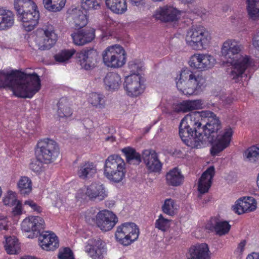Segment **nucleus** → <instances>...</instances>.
<instances>
[{
	"mask_svg": "<svg viewBox=\"0 0 259 259\" xmlns=\"http://www.w3.org/2000/svg\"><path fill=\"white\" fill-rule=\"evenodd\" d=\"M205 81L202 75L185 69L179 74V78L176 81V84L178 89L183 94L191 95L197 94Z\"/></svg>",
	"mask_w": 259,
	"mask_h": 259,
	"instance_id": "39448f33",
	"label": "nucleus"
},
{
	"mask_svg": "<svg viewBox=\"0 0 259 259\" xmlns=\"http://www.w3.org/2000/svg\"><path fill=\"white\" fill-rule=\"evenodd\" d=\"M60 259H74L72 250L69 247H65L58 255Z\"/></svg>",
	"mask_w": 259,
	"mask_h": 259,
	"instance_id": "864d4df0",
	"label": "nucleus"
},
{
	"mask_svg": "<svg viewBox=\"0 0 259 259\" xmlns=\"http://www.w3.org/2000/svg\"><path fill=\"white\" fill-rule=\"evenodd\" d=\"M88 251L93 259H101L105 251V242L101 239H92L89 240Z\"/></svg>",
	"mask_w": 259,
	"mask_h": 259,
	"instance_id": "393cba45",
	"label": "nucleus"
},
{
	"mask_svg": "<svg viewBox=\"0 0 259 259\" xmlns=\"http://www.w3.org/2000/svg\"><path fill=\"white\" fill-rule=\"evenodd\" d=\"M24 204L28 205L34 211H36L38 212H40L41 211V207L39 206H38L37 204L32 200H29L25 201Z\"/></svg>",
	"mask_w": 259,
	"mask_h": 259,
	"instance_id": "4d7b16f0",
	"label": "nucleus"
},
{
	"mask_svg": "<svg viewBox=\"0 0 259 259\" xmlns=\"http://www.w3.org/2000/svg\"><path fill=\"white\" fill-rule=\"evenodd\" d=\"M14 24V14L8 10L0 8V30H8Z\"/></svg>",
	"mask_w": 259,
	"mask_h": 259,
	"instance_id": "cd10ccee",
	"label": "nucleus"
},
{
	"mask_svg": "<svg viewBox=\"0 0 259 259\" xmlns=\"http://www.w3.org/2000/svg\"><path fill=\"white\" fill-rule=\"evenodd\" d=\"M120 227H137V226L132 222H126L122 224Z\"/></svg>",
	"mask_w": 259,
	"mask_h": 259,
	"instance_id": "774afa93",
	"label": "nucleus"
},
{
	"mask_svg": "<svg viewBox=\"0 0 259 259\" xmlns=\"http://www.w3.org/2000/svg\"><path fill=\"white\" fill-rule=\"evenodd\" d=\"M118 221V219L116 215L107 209L99 211L96 215V223L98 227L100 226L114 227Z\"/></svg>",
	"mask_w": 259,
	"mask_h": 259,
	"instance_id": "412c9836",
	"label": "nucleus"
},
{
	"mask_svg": "<svg viewBox=\"0 0 259 259\" xmlns=\"http://www.w3.org/2000/svg\"><path fill=\"white\" fill-rule=\"evenodd\" d=\"M6 243L4 245L5 250L8 254H16L20 250L18 239L15 236L5 237Z\"/></svg>",
	"mask_w": 259,
	"mask_h": 259,
	"instance_id": "72a5a7b5",
	"label": "nucleus"
},
{
	"mask_svg": "<svg viewBox=\"0 0 259 259\" xmlns=\"http://www.w3.org/2000/svg\"><path fill=\"white\" fill-rule=\"evenodd\" d=\"M184 178L181 171L177 167L169 170L166 175L167 184L172 186L181 185L184 181Z\"/></svg>",
	"mask_w": 259,
	"mask_h": 259,
	"instance_id": "7c9ffc66",
	"label": "nucleus"
},
{
	"mask_svg": "<svg viewBox=\"0 0 259 259\" xmlns=\"http://www.w3.org/2000/svg\"><path fill=\"white\" fill-rule=\"evenodd\" d=\"M59 148L57 143L49 139L39 141L35 151L36 157L44 159L45 163L53 162L59 156Z\"/></svg>",
	"mask_w": 259,
	"mask_h": 259,
	"instance_id": "6e6552de",
	"label": "nucleus"
},
{
	"mask_svg": "<svg viewBox=\"0 0 259 259\" xmlns=\"http://www.w3.org/2000/svg\"><path fill=\"white\" fill-rule=\"evenodd\" d=\"M211 39L208 31L202 26H193L187 31L186 42L189 47L195 50L205 49Z\"/></svg>",
	"mask_w": 259,
	"mask_h": 259,
	"instance_id": "0eeeda50",
	"label": "nucleus"
},
{
	"mask_svg": "<svg viewBox=\"0 0 259 259\" xmlns=\"http://www.w3.org/2000/svg\"><path fill=\"white\" fill-rule=\"evenodd\" d=\"M257 203L252 197L240 198L233 206V209L238 214H241L248 211H252L256 208Z\"/></svg>",
	"mask_w": 259,
	"mask_h": 259,
	"instance_id": "aec40b11",
	"label": "nucleus"
},
{
	"mask_svg": "<svg viewBox=\"0 0 259 259\" xmlns=\"http://www.w3.org/2000/svg\"><path fill=\"white\" fill-rule=\"evenodd\" d=\"M83 124L86 128H91L93 125L92 121L89 119H85L83 121Z\"/></svg>",
	"mask_w": 259,
	"mask_h": 259,
	"instance_id": "680f3d73",
	"label": "nucleus"
},
{
	"mask_svg": "<svg viewBox=\"0 0 259 259\" xmlns=\"http://www.w3.org/2000/svg\"><path fill=\"white\" fill-rule=\"evenodd\" d=\"M222 101L224 102V104L226 105H230L231 103L233 102V98L231 96H224L221 98Z\"/></svg>",
	"mask_w": 259,
	"mask_h": 259,
	"instance_id": "052dcab7",
	"label": "nucleus"
},
{
	"mask_svg": "<svg viewBox=\"0 0 259 259\" xmlns=\"http://www.w3.org/2000/svg\"><path fill=\"white\" fill-rule=\"evenodd\" d=\"M72 18L77 29L84 27L88 23L86 15L80 10L75 9L73 10Z\"/></svg>",
	"mask_w": 259,
	"mask_h": 259,
	"instance_id": "e433bc0d",
	"label": "nucleus"
},
{
	"mask_svg": "<svg viewBox=\"0 0 259 259\" xmlns=\"http://www.w3.org/2000/svg\"><path fill=\"white\" fill-rule=\"evenodd\" d=\"M107 7L113 13L122 14L127 10L126 0H105Z\"/></svg>",
	"mask_w": 259,
	"mask_h": 259,
	"instance_id": "2f4dec72",
	"label": "nucleus"
},
{
	"mask_svg": "<svg viewBox=\"0 0 259 259\" xmlns=\"http://www.w3.org/2000/svg\"><path fill=\"white\" fill-rule=\"evenodd\" d=\"M222 126L219 118L213 113L208 119L207 123L203 125V140L206 146L210 144V154L212 156L219 155L230 146L233 131L230 127L222 130Z\"/></svg>",
	"mask_w": 259,
	"mask_h": 259,
	"instance_id": "f03ea898",
	"label": "nucleus"
},
{
	"mask_svg": "<svg viewBox=\"0 0 259 259\" xmlns=\"http://www.w3.org/2000/svg\"><path fill=\"white\" fill-rule=\"evenodd\" d=\"M45 224V221L41 217L31 216L23 220L22 227H39Z\"/></svg>",
	"mask_w": 259,
	"mask_h": 259,
	"instance_id": "a19ab883",
	"label": "nucleus"
},
{
	"mask_svg": "<svg viewBox=\"0 0 259 259\" xmlns=\"http://www.w3.org/2000/svg\"><path fill=\"white\" fill-rule=\"evenodd\" d=\"M176 207L175 201L171 199H166L165 200L162 206V210L164 213L169 215H174L175 214Z\"/></svg>",
	"mask_w": 259,
	"mask_h": 259,
	"instance_id": "a18cd8bd",
	"label": "nucleus"
},
{
	"mask_svg": "<svg viewBox=\"0 0 259 259\" xmlns=\"http://www.w3.org/2000/svg\"><path fill=\"white\" fill-rule=\"evenodd\" d=\"M142 159L150 172H158L161 170L162 163L158 159L157 154L154 150H144L142 152Z\"/></svg>",
	"mask_w": 259,
	"mask_h": 259,
	"instance_id": "f3484780",
	"label": "nucleus"
},
{
	"mask_svg": "<svg viewBox=\"0 0 259 259\" xmlns=\"http://www.w3.org/2000/svg\"><path fill=\"white\" fill-rule=\"evenodd\" d=\"M123 85L127 94L131 97H137L143 92L141 84V77L139 75H131L126 77Z\"/></svg>",
	"mask_w": 259,
	"mask_h": 259,
	"instance_id": "a211bd4d",
	"label": "nucleus"
},
{
	"mask_svg": "<svg viewBox=\"0 0 259 259\" xmlns=\"http://www.w3.org/2000/svg\"><path fill=\"white\" fill-rule=\"evenodd\" d=\"M44 159H40L38 157L32 159L29 164L30 168L33 171L38 172L42 170V162Z\"/></svg>",
	"mask_w": 259,
	"mask_h": 259,
	"instance_id": "8fccbe9b",
	"label": "nucleus"
},
{
	"mask_svg": "<svg viewBox=\"0 0 259 259\" xmlns=\"http://www.w3.org/2000/svg\"><path fill=\"white\" fill-rule=\"evenodd\" d=\"M246 245V241L243 240L241 241L238 245L237 249L241 252H242L244 250V247Z\"/></svg>",
	"mask_w": 259,
	"mask_h": 259,
	"instance_id": "69168bd1",
	"label": "nucleus"
},
{
	"mask_svg": "<svg viewBox=\"0 0 259 259\" xmlns=\"http://www.w3.org/2000/svg\"><path fill=\"white\" fill-rule=\"evenodd\" d=\"M57 113L59 117L64 118L70 117L72 114V110L69 106L68 101L66 98H62L58 103Z\"/></svg>",
	"mask_w": 259,
	"mask_h": 259,
	"instance_id": "c9c22d12",
	"label": "nucleus"
},
{
	"mask_svg": "<svg viewBox=\"0 0 259 259\" xmlns=\"http://www.w3.org/2000/svg\"><path fill=\"white\" fill-rule=\"evenodd\" d=\"M181 12L170 5L159 7L155 12L153 17L163 22H175L180 18Z\"/></svg>",
	"mask_w": 259,
	"mask_h": 259,
	"instance_id": "f8f14e48",
	"label": "nucleus"
},
{
	"mask_svg": "<svg viewBox=\"0 0 259 259\" xmlns=\"http://www.w3.org/2000/svg\"><path fill=\"white\" fill-rule=\"evenodd\" d=\"M75 56L81 68L88 70L95 67L98 54L94 49H83L76 53Z\"/></svg>",
	"mask_w": 259,
	"mask_h": 259,
	"instance_id": "ddd939ff",
	"label": "nucleus"
},
{
	"mask_svg": "<svg viewBox=\"0 0 259 259\" xmlns=\"http://www.w3.org/2000/svg\"><path fill=\"white\" fill-rule=\"evenodd\" d=\"M171 225L178 226L179 222L176 223L170 220L164 219L162 214L159 216V219L156 221L155 227H169Z\"/></svg>",
	"mask_w": 259,
	"mask_h": 259,
	"instance_id": "603ef678",
	"label": "nucleus"
},
{
	"mask_svg": "<svg viewBox=\"0 0 259 259\" xmlns=\"http://www.w3.org/2000/svg\"><path fill=\"white\" fill-rule=\"evenodd\" d=\"M18 186L21 194H28L32 190L31 181L27 177H22L19 181Z\"/></svg>",
	"mask_w": 259,
	"mask_h": 259,
	"instance_id": "ea45409f",
	"label": "nucleus"
},
{
	"mask_svg": "<svg viewBox=\"0 0 259 259\" xmlns=\"http://www.w3.org/2000/svg\"><path fill=\"white\" fill-rule=\"evenodd\" d=\"M247 10L249 17L253 20L259 17V0H247Z\"/></svg>",
	"mask_w": 259,
	"mask_h": 259,
	"instance_id": "58836bf2",
	"label": "nucleus"
},
{
	"mask_svg": "<svg viewBox=\"0 0 259 259\" xmlns=\"http://www.w3.org/2000/svg\"><path fill=\"white\" fill-rule=\"evenodd\" d=\"M89 102L94 106L102 109L105 106V101L103 96L96 93L90 94Z\"/></svg>",
	"mask_w": 259,
	"mask_h": 259,
	"instance_id": "37998d69",
	"label": "nucleus"
},
{
	"mask_svg": "<svg viewBox=\"0 0 259 259\" xmlns=\"http://www.w3.org/2000/svg\"><path fill=\"white\" fill-rule=\"evenodd\" d=\"M39 240L41 248L46 251H54L59 246L57 236L51 231H43L39 237Z\"/></svg>",
	"mask_w": 259,
	"mask_h": 259,
	"instance_id": "6ab92c4d",
	"label": "nucleus"
},
{
	"mask_svg": "<svg viewBox=\"0 0 259 259\" xmlns=\"http://www.w3.org/2000/svg\"><path fill=\"white\" fill-rule=\"evenodd\" d=\"M208 227H231L229 222L219 217H211L207 223Z\"/></svg>",
	"mask_w": 259,
	"mask_h": 259,
	"instance_id": "49530a36",
	"label": "nucleus"
},
{
	"mask_svg": "<svg viewBox=\"0 0 259 259\" xmlns=\"http://www.w3.org/2000/svg\"><path fill=\"white\" fill-rule=\"evenodd\" d=\"M125 52L118 45L108 47L103 54V60L105 64L111 68L122 67L125 63Z\"/></svg>",
	"mask_w": 259,
	"mask_h": 259,
	"instance_id": "1a4fd4ad",
	"label": "nucleus"
},
{
	"mask_svg": "<svg viewBox=\"0 0 259 259\" xmlns=\"http://www.w3.org/2000/svg\"><path fill=\"white\" fill-rule=\"evenodd\" d=\"M96 172V165L93 162L87 161L80 164L77 174L79 178L86 180L92 178Z\"/></svg>",
	"mask_w": 259,
	"mask_h": 259,
	"instance_id": "bb28decb",
	"label": "nucleus"
},
{
	"mask_svg": "<svg viewBox=\"0 0 259 259\" xmlns=\"http://www.w3.org/2000/svg\"><path fill=\"white\" fill-rule=\"evenodd\" d=\"M125 162L119 156L110 155L105 160L104 174L110 181L120 182L125 177Z\"/></svg>",
	"mask_w": 259,
	"mask_h": 259,
	"instance_id": "423d86ee",
	"label": "nucleus"
},
{
	"mask_svg": "<svg viewBox=\"0 0 259 259\" xmlns=\"http://www.w3.org/2000/svg\"><path fill=\"white\" fill-rule=\"evenodd\" d=\"M101 0H81V7L85 10H98L100 8Z\"/></svg>",
	"mask_w": 259,
	"mask_h": 259,
	"instance_id": "c03bdc74",
	"label": "nucleus"
},
{
	"mask_svg": "<svg viewBox=\"0 0 259 259\" xmlns=\"http://www.w3.org/2000/svg\"><path fill=\"white\" fill-rule=\"evenodd\" d=\"M85 196L87 195H85V194H84L83 190L82 189H79L77 191L76 197L78 199H84Z\"/></svg>",
	"mask_w": 259,
	"mask_h": 259,
	"instance_id": "0e129e2a",
	"label": "nucleus"
},
{
	"mask_svg": "<svg viewBox=\"0 0 259 259\" xmlns=\"http://www.w3.org/2000/svg\"><path fill=\"white\" fill-rule=\"evenodd\" d=\"M57 36L54 32V27L48 24L39 31L35 42L38 49L44 51L50 49L56 43Z\"/></svg>",
	"mask_w": 259,
	"mask_h": 259,
	"instance_id": "9d476101",
	"label": "nucleus"
},
{
	"mask_svg": "<svg viewBox=\"0 0 259 259\" xmlns=\"http://www.w3.org/2000/svg\"><path fill=\"white\" fill-rule=\"evenodd\" d=\"M11 225V223L7 217H0V227H9Z\"/></svg>",
	"mask_w": 259,
	"mask_h": 259,
	"instance_id": "bf43d9fd",
	"label": "nucleus"
},
{
	"mask_svg": "<svg viewBox=\"0 0 259 259\" xmlns=\"http://www.w3.org/2000/svg\"><path fill=\"white\" fill-rule=\"evenodd\" d=\"M104 82L105 88L110 91L118 90L121 84L120 76L115 72L108 73L104 79Z\"/></svg>",
	"mask_w": 259,
	"mask_h": 259,
	"instance_id": "c85d7f7f",
	"label": "nucleus"
},
{
	"mask_svg": "<svg viewBox=\"0 0 259 259\" xmlns=\"http://www.w3.org/2000/svg\"><path fill=\"white\" fill-rule=\"evenodd\" d=\"M24 235L28 238H34L40 236V230L38 228H22Z\"/></svg>",
	"mask_w": 259,
	"mask_h": 259,
	"instance_id": "de8ad7c7",
	"label": "nucleus"
},
{
	"mask_svg": "<svg viewBox=\"0 0 259 259\" xmlns=\"http://www.w3.org/2000/svg\"><path fill=\"white\" fill-rule=\"evenodd\" d=\"M126 157V162L130 164L139 165L141 162V156L139 153L133 148L128 147L122 149Z\"/></svg>",
	"mask_w": 259,
	"mask_h": 259,
	"instance_id": "473e14b6",
	"label": "nucleus"
},
{
	"mask_svg": "<svg viewBox=\"0 0 259 259\" xmlns=\"http://www.w3.org/2000/svg\"><path fill=\"white\" fill-rule=\"evenodd\" d=\"M203 102L201 100L185 101L179 104L176 110L178 112L186 113L202 108Z\"/></svg>",
	"mask_w": 259,
	"mask_h": 259,
	"instance_id": "c756f323",
	"label": "nucleus"
},
{
	"mask_svg": "<svg viewBox=\"0 0 259 259\" xmlns=\"http://www.w3.org/2000/svg\"><path fill=\"white\" fill-rule=\"evenodd\" d=\"M215 63L214 58L211 55L204 54H195L189 61L191 68L199 71H204L211 68Z\"/></svg>",
	"mask_w": 259,
	"mask_h": 259,
	"instance_id": "4468645a",
	"label": "nucleus"
},
{
	"mask_svg": "<svg viewBox=\"0 0 259 259\" xmlns=\"http://www.w3.org/2000/svg\"><path fill=\"white\" fill-rule=\"evenodd\" d=\"M142 66V64L139 60H135L130 61L128 63V67L132 73L131 75H138V74L141 70Z\"/></svg>",
	"mask_w": 259,
	"mask_h": 259,
	"instance_id": "3c124183",
	"label": "nucleus"
},
{
	"mask_svg": "<svg viewBox=\"0 0 259 259\" xmlns=\"http://www.w3.org/2000/svg\"><path fill=\"white\" fill-rule=\"evenodd\" d=\"M13 212L15 215L20 214L22 212V206L20 201H17L13 208Z\"/></svg>",
	"mask_w": 259,
	"mask_h": 259,
	"instance_id": "13d9d810",
	"label": "nucleus"
},
{
	"mask_svg": "<svg viewBox=\"0 0 259 259\" xmlns=\"http://www.w3.org/2000/svg\"><path fill=\"white\" fill-rule=\"evenodd\" d=\"M245 161L254 163H259V145L252 146L243 153Z\"/></svg>",
	"mask_w": 259,
	"mask_h": 259,
	"instance_id": "f704fd0d",
	"label": "nucleus"
},
{
	"mask_svg": "<svg viewBox=\"0 0 259 259\" xmlns=\"http://www.w3.org/2000/svg\"><path fill=\"white\" fill-rule=\"evenodd\" d=\"M17 201L16 193L11 191H8L3 200L4 204L10 206H15Z\"/></svg>",
	"mask_w": 259,
	"mask_h": 259,
	"instance_id": "09e8293b",
	"label": "nucleus"
},
{
	"mask_svg": "<svg viewBox=\"0 0 259 259\" xmlns=\"http://www.w3.org/2000/svg\"><path fill=\"white\" fill-rule=\"evenodd\" d=\"M252 45L253 47L259 51V30H257L252 38Z\"/></svg>",
	"mask_w": 259,
	"mask_h": 259,
	"instance_id": "6e6d98bb",
	"label": "nucleus"
},
{
	"mask_svg": "<svg viewBox=\"0 0 259 259\" xmlns=\"http://www.w3.org/2000/svg\"><path fill=\"white\" fill-rule=\"evenodd\" d=\"M215 169L213 166L209 167L202 175L198 182V191L200 194L198 197L201 198V195L208 192L211 187L212 180L214 175Z\"/></svg>",
	"mask_w": 259,
	"mask_h": 259,
	"instance_id": "5701e85b",
	"label": "nucleus"
},
{
	"mask_svg": "<svg viewBox=\"0 0 259 259\" xmlns=\"http://www.w3.org/2000/svg\"><path fill=\"white\" fill-rule=\"evenodd\" d=\"M139 233V228H117L115 237L119 243L128 246L138 238Z\"/></svg>",
	"mask_w": 259,
	"mask_h": 259,
	"instance_id": "2eb2a0df",
	"label": "nucleus"
},
{
	"mask_svg": "<svg viewBox=\"0 0 259 259\" xmlns=\"http://www.w3.org/2000/svg\"><path fill=\"white\" fill-rule=\"evenodd\" d=\"M14 8L17 16L23 22L27 31L34 29L38 24L39 13L33 0H14Z\"/></svg>",
	"mask_w": 259,
	"mask_h": 259,
	"instance_id": "20e7f679",
	"label": "nucleus"
},
{
	"mask_svg": "<svg viewBox=\"0 0 259 259\" xmlns=\"http://www.w3.org/2000/svg\"><path fill=\"white\" fill-rule=\"evenodd\" d=\"M240 51L241 46L235 40H228L224 42L222 47V56L227 59V63L233 66L230 75L235 82H239L241 80L245 70L249 65V60L247 57L236 59Z\"/></svg>",
	"mask_w": 259,
	"mask_h": 259,
	"instance_id": "7ed1b4c3",
	"label": "nucleus"
},
{
	"mask_svg": "<svg viewBox=\"0 0 259 259\" xmlns=\"http://www.w3.org/2000/svg\"><path fill=\"white\" fill-rule=\"evenodd\" d=\"M85 195L91 200L102 201L107 196V193L103 184L93 183L87 187Z\"/></svg>",
	"mask_w": 259,
	"mask_h": 259,
	"instance_id": "b1692460",
	"label": "nucleus"
},
{
	"mask_svg": "<svg viewBox=\"0 0 259 259\" xmlns=\"http://www.w3.org/2000/svg\"><path fill=\"white\" fill-rule=\"evenodd\" d=\"M66 0H43L44 7L49 11H60L65 6Z\"/></svg>",
	"mask_w": 259,
	"mask_h": 259,
	"instance_id": "4c0bfd02",
	"label": "nucleus"
},
{
	"mask_svg": "<svg viewBox=\"0 0 259 259\" xmlns=\"http://www.w3.org/2000/svg\"><path fill=\"white\" fill-rule=\"evenodd\" d=\"M75 53L74 49L64 50L54 56L55 59L59 63H66Z\"/></svg>",
	"mask_w": 259,
	"mask_h": 259,
	"instance_id": "79ce46f5",
	"label": "nucleus"
},
{
	"mask_svg": "<svg viewBox=\"0 0 259 259\" xmlns=\"http://www.w3.org/2000/svg\"><path fill=\"white\" fill-rule=\"evenodd\" d=\"M209 248L207 244H197L189 248L190 256L188 259H209Z\"/></svg>",
	"mask_w": 259,
	"mask_h": 259,
	"instance_id": "a878e982",
	"label": "nucleus"
},
{
	"mask_svg": "<svg viewBox=\"0 0 259 259\" xmlns=\"http://www.w3.org/2000/svg\"><path fill=\"white\" fill-rule=\"evenodd\" d=\"M203 229V228H201ZM231 228H204L206 230H208V231L213 232L214 231L217 235L219 236H222L227 234Z\"/></svg>",
	"mask_w": 259,
	"mask_h": 259,
	"instance_id": "5fc2aeb1",
	"label": "nucleus"
},
{
	"mask_svg": "<svg viewBox=\"0 0 259 259\" xmlns=\"http://www.w3.org/2000/svg\"><path fill=\"white\" fill-rule=\"evenodd\" d=\"M200 120H202L200 112L195 111L186 115L181 120L185 127H188L189 130L193 131L195 134L201 137L203 136V125Z\"/></svg>",
	"mask_w": 259,
	"mask_h": 259,
	"instance_id": "dca6fc26",
	"label": "nucleus"
},
{
	"mask_svg": "<svg viewBox=\"0 0 259 259\" xmlns=\"http://www.w3.org/2000/svg\"><path fill=\"white\" fill-rule=\"evenodd\" d=\"M40 85V79L36 73L0 71V88L9 87L16 97L31 98L39 91Z\"/></svg>",
	"mask_w": 259,
	"mask_h": 259,
	"instance_id": "f257e3e1",
	"label": "nucleus"
},
{
	"mask_svg": "<svg viewBox=\"0 0 259 259\" xmlns=\"http://www.w3.org/2000/svg\"><path fill=\"white\" fill-rule=\"evenodd\" d=\"M73 43L82 46L91 42L95 37V30L93 28L81 29L71 34Z\"/></svg>",
	"mask_w": 259,
	"mask_h": 259,
	"instance_id": "4be33fe9",
	"label": "nucleus"
},
{
	"mask_svg": "<svg viewBox=\"0 0 259 259\" xmlns=\"http://www.w3.org/2000/svg\"><path fill=\"white\" fill-rule=\"evenodd\" d=\"M246 259H259V253L253 252L247 255Z\"/></svg>",
	"mask_w": 259,
	"mask_h": 259,
	"instance_id": "338daca9",
	"label": "nucleus"
},
{
	"mask_svg": "<svg viewBox=\"0 0 259 259\" xmlns=\"http://www.w3.org/2000/svg\"><path fill=\"white\" fill-rule=\"evenodd\" d=\"M86 229L85 230H83V232L81 233V235L82 237H83L84 238H87L90 236L91 235V234L92 232H91L87 228H85Z\"/></svg>",
	"mask_w": 259,
	"mask_h": 259,
	"instance_id": "e2e57ef3",
	"label": "nucleus"
},
{
	"mask_svg": "<svg viewBox=\"0 0 259 259\" xmlns=\"http://www.w3.org/2000/svg\"><path fill=\"white\" fill-rule=\"evenodd\" d=\"M185 125L182 122L179 125V135L182 140L188 146L196 148H201L206 146V142L201 137L195 134L188 127H184Z\"/></svg>",
	"mask_w": 259,
	"mask_h": 259,
	"instance_id": "9b49d317",
	"label": "nucleus"
}]
</instances>
